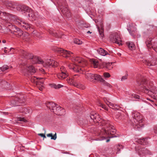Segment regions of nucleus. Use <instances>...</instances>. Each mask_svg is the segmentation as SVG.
Listing matches in <instances>:
<instances>
[{
	"label": "nucleus",
	"mask_w": 157,
	"mask_h": 157,
	"mask_svg": "<svg viewBox=\"0 0 157 157\" xmlns=\"http://www.w3.org/2000/svg\"><path fill=\"white\" fill-rule=\"evenodd\" d=\"M90 118L95 122H98L100 126L101 130L99 133L98 138L97 140H105L106 137L112 138L117 136L114 134L116 132V130L113 125L110 124L109 121L104 119H102L99 115L97 114H91Z\"/></svg>",
	"instance_id": "f03ea898"
},
{
	"label": "nucleus",
	"mask_w": 157,
	"mask_h": 157,
	"mask_svg": "<svg viewBox=\"0 0 157 157\" xmlns=\"http://www.w3.org/2000/svg\"><path fill=\"white\" fill-rule=\"evenodd\" d=\"M57 77L59 79H63L68 76V74L65 68L63 66L60 68V72L57 74Z\"/></svg>",
	"instance_id": "f8f14e48"
},
{
	"label": "nucleus",
	"mask_w": 157,
	"mask_h": 157,
	"mask_svg": "<svg viewBox=\"0 0 157 157\" xmlns=\"http://www.w3.org/2000/svg\"><path fill=\"white\" fill-rule=\"evenodd\" d=\"M147 100H149V101H150L152 104H153L154 101L153 100H151V99H149L148 98H147Z\"/></svg>",
	"instance_id": "de8ad7c7"
},
{
	"label": "nucleus",
	"mask_w": 157,
	"mask_h": 157,
	"mask_svg": "<svg viewBox=\"0 0 157 157\" xmlns=\"http://www.w3.org/2000/svg\"><path fill=\"white\" fill-rule=\"evenodd\" d=\"M9 67H10L7 65H5L3 66L2 67H1L0 69L2 71H4L9 69Z\"/></svg>",
	"instance_id": "f704fd0d"
},
{
	"label": "nucleus",
	"mask_w": 157,
	"mask_h": 157,
	"mask_svg": "<svg viewBox=\"0 0 157 157\" xmlns=\"http://www.w3.org/2000/svg\"><path fill=\"white\" fill-rule=\"evenodd\" d=\"M10 68H11L12 67V66H10Z\"/></svg>",
	"instance_id": "bf43d9fd"
},
{
	"label": "nucleus",
	"mask_w": 157,
	"mask_h": 157,
	"mask_svg": "<svg viewBox=\"0 0 157 157\" xmlns=\"http://www.w3.org/2000/svg\"><path fill=\"white\" fill-rule=\"evenodd\" d=\"M77 77H78V75H75L73 77V78L71 80L72 84L75 86L82 90L85 89V86L82 84L78 83L76 79Z\"/></svg>",
	"instance_id": "2eb2a0df"
},
{
	"label": "nucleus",
	"mask_w": 157,
	"mask_h": 157,
	"mask_svg": "<svg viewBox=\"0 0 157 157\" xmlns=\"http://www.w3.org/2000/svg\"><path fill=\"white\" fill-rule=\"evenodd\" d=\"M117 55L119 56H120L121 55V54L120 53H117Z\"/></svg>",
	"instance_id": "3c124183"
},
{
	"label": "nucleus",
	"mask_w": 157,
	"mask_h": 157,
	"mask_svg": "<svg viewBox=\"0 0 157 157\" xmlns=\"http://www.w3.org/2000/svg\"><path fill=\"white\" fill-rule=\"evenodd\" d=\"M147 103H148L149 105H150V103H148L147 102Z\"/></svg>",
	"instance_id": "4d7b16f0"
},
{
	"label": "nucleus",
	"mask_w": 157,
	"mask_h": 157,
	"mask_svg": "<svg viewBox=\"0 0 157 157\" xmlns=\"http://www.w3.org/2000/svg\"><path fill=\"white\" fill-rule=\"evenodd\" d=\"M4 51H5V52H6V50H5Z\"/></svg>",
	"instance_id": "052dcab7"
},
{
	"label": "nucleus",
	"mask_w": 157,
	"mask_h": 157,
	"mask_svg": "<svg viewBox=\"0 0 157 157\" xmlns=\"http://www.w3.org/2000/svg\"><path fill=\"white\" fill-rule=\"evenodd\" d=\"M25 67L26 68L23 71V72L25 73V74H28V73L30 74L34 73L36 72L35 69L32 65L27 66L24 68Z\"/></svg>",
	"instance_id": "6ab92c4d"
},
{
	"label": "nucleus",
	"mask_w": 157,
	"mask_h": 157,
	"mask_svg": "<svg viewBox=\"0 0 157 157\" xmlns=\"http://www.w3.org/2000/svg\"><path fill=\"white\" fill-rule=\"evenodd\" d=\"M98 27V29L99 31V33L100 34V35L103 38L104 36V34H103V27H102V26L101 25V29H99V27Z\"/></svg>",
	"instance_id": "7c9ffc66"
},
{
	"label": "nucleus",
	"mask_w": 157,
	"mask_h": 157,
	"mask_svg": "<svg viewBox=\"0 0 157 157\" xmlns=\"http://www.w3.org/2000/svg\"><path fill=\"white\" fill-rule=\"evenodd\" d=\"M74 42L75 43L78 45H81L82 44V42L80 40L77 38H75L74 40Z\"/></svg>",
	"instance_id": "473e14b6"
},
{
	"label": "nucleus",
	"mask_w": 157,
	"mask_h": 157,
	"mask_svg": "<svg viewBox=\"0 0 157 157\" xmlns=\"http://www.w3.org/2000/svg\"><path fill=\"white\" fill-rule=\"evenodd\" d=\"M110 38L112 42L117 44L119 46L122 45V41L121 40L120 35L118 33H113L110 36Z\"/></svg>",
	"instance_id": "9d476101"
},
{
	"label": "nucleus",
	"mask_w": 157,
	"mask_h": 157,
	"mask_svg": "<svg viewBox=\"0 0 157 157\" xmlns=\"http://www.w3.org/2000/svg\"><path fill=\"white\" fill-rule=\"evenodd\" d=\"M98 53L100 55L105 56L107 55H109L108 52L105 50L101 48H98L97 50Z\"/></svg>",
	"instance_id": "b1692460"
},
{
	"label": "nucleus",
	"mask_w": 157,
	"mask_h": 157,
	"mask_svg": "<svg viewBox=\"0 0 157 157\" xmlns=\"http://www.w3.org/2000/svg\"><path fill=\"white\" fill-rule=\"evenodd\" d=\"M55 36H58V35H57V34H55Z\"/></svg>",
	"instance_id": "5fc2aeb1"
},
{
	"label": "nucleus",
	"mask_w": 157,
	"mask_h": 157,
	"mask_svg": "<svg viewBox=\"0 0 157 157\" xmlns=\"http://www.w3.org/2000/svg\"><path fill=\"white\" fill-rule=\"evenodd\" d=\"M126 44L130 49L132 50L134 49L135 45L133 42L128 41L127 42Z\"/></svg>",
	"instance_id": "cd10ccee"
},
{
	"label": "nucleus",
	"mask_w": 157,
	"mask_h": 157,
	"mask_svg": "<svg viewBox=\"0 0 157 157\" xmlns=\"http://www.w3.org/2000/svg\"><path fill=\"white\" fill-rule=\"evenodd\" d=\"M109 140H106V142H109Z\"/></svg>",
	"instance_id": "864d4df0"
},
{
	"label": "nucleus",
	"mask_w": 157,
	"mask_h": 157,
	"mask_svg": "<svg viewBox=\"0 0 157 157\" xmlns=\"http://www.w3.org/2000/svg\"><path fill=\"white\" fill-rule=\"evenodd\" d=\"M112 63H103V66L104 68L108 70H111L113 68Z\"/></svg>",
	"instance_id": "bb28decb"
},
{
	"label": "nucleus",
	"mask_w": 157,
	"mask_h": 157,
	"mask_svg": "<svg viewBox=\"0 0 157 157\" xmlns=\"http://www.w3.org/2000/svg\"><path fill=\"white\" fill-rule=\"evenodd\" d=\"M15 19L14 21H12L15 22L16 24L20 25L22 28L27 30H30L31 29H33L30 24L26 23L22 19H16L15 17Z\"/></svg>",
	"instance_id": "1a4fd4ad"
},
{
	"label": "nucleus",
	"mask_w": 157,
	"mask_h": 157,
	"mask_svg": "<svg viewBox=\"0 0 157 157\" xmlns=\"http://www.w3.org/2000/svg\"><path fill=\"white\" fill-rule=\"evenodd\" d=\"M50 86L52 87L53 88L55 89H59L63 86V85L59 84L57 85L55 84H52L50 85Z\"/></svg>",
	"instance_id": "c85d7f7f"
},
{
	"label": "nucleus",
	"mask_w": 157,
	"mask_h": 157,
	"mask_svg": "<svg viewBox=\"0 0 157 157\" xmlns=\"http://www.w3.org/2000/svg\"><path fill=\"white\" fill-rule=\"evenodd\" d=\"M138 142L140 144L144 145H147L148 144V139L147 138L141 139Z\"/></svg>",
	"instance_id": "a878e982"
},
{
	"label": "nucleus",
	"mask_w": 157,
	"mask_h": 157,
	"mask_svg": "<svg viewBox=\"0 0 157 157\" xmlns=\"http://www.w3.org/2000/svg\"><path fill=\"white\" fill-rule=\"evenodd\" d=\"M138 84L140 86V88L144 92L148 94L150 96H152V94H156L157 93V90L156 87L153 86L152 82L147 81L145 79H143L141 84H140L138 81H137Z\"/></svg>",
	"instance_id": "7ed1b4c3"
},
{
	"label": "nucleus",
	"mask_w": 157,
	"mask_h": 157,
	"mask_svg": "<svg viewBox=\"0 0 157 157\" xmlns=\"http://www.w3.org/2000/svg\"><path fill=\"white\" fill-rule=\"evenodd\" d=\"M17 120L18 121H23L24 122H26L27 121L24 118H19Z\"/></svg>",
	"instance_id": "79ce46f5"
},
{
	"label": "nucleus",
	"mask_w": 157,
	"mask_h": 157,
	"mask_svg": "<svg viewBox=\"0 0 157 157\" xmlns=\"http://www.w3.org/2000/svg\"><path fill=\"white\" fill-rule=\"evenodd\" d=\"M98 105L101 107L103 109H105V110L108 111V107L107 106H106L105 105H103L100 102H99L98 104Z\"/></svg>",
	"instance_id": "2f4dec72"
},
{
	"label": "nucleus",
	"mask_w": 157,
	"mask_h": 157,
	"mask_svg": "<svg viewBox=\"0 0 157 157\" xmlns=\"http://www.w3.org/2000/svg\"><path fill=\"white\" fill-rule=\"evenodd\" d=\"M1 42V40H0V43Z\"/></svg>",
	"instance_id": "680f3d73"
},
{
	"label": "nucleus",
	"mask_w": 157,
	"mask_h": 157,
	"mask_svg": "<svg viewBox=\"0 0 157 157\" xmlns=\"http://www.w3.org/2000/svg\"><path fill=\"white\" fill-rule=\"evenodd\" d=\"M13 21L10 22V24H8L6 26L8 27L9 29H11L13 30V31L16 33V35H18V36H21L23 34V32L19 28L15 25H12Z\"/></svg>",
	"instance_id": "4468645a"
},
{
	"label": "nucleus",
	"mask_w": 157,
	"mask_h": 157,
	"mask_svg": "<svg viewBox=\"0 0 157 157\" xmlns=\"http://www.w3.org/2000/svg\"><path fill=\"white\" fill-rule=\"evenodd\" d=\"M31 81L32 82H33L36 84L37 85L40 83L41 84L44 83V81L42 78H38L35 77H32L31 78Z\"/></svg>",
	"instance_id": "5701e85b"
},
{
	"label": "nucleus",
	"mask_w": 157,
	"mask_h": 157,
	"mask_svg": "<svg viewBox=\"0 0 157 157\" xmlns=\"http://www.w3.org/2000/svg\"><path fill=\"white\" fill-rule=\"evenodd\" d=\"M143 63L148 66L155 65L157 64V60L156 58H152L148 61L146 60H143Z\"/></svg>",
	"instance_id": "aec40b11"
},
{
	"label": "nucleus",
	"mask_w": 157,
	"mask_h": 157,
	"mask_svg": "<svg viewBox=\"0 0 157 157\" xmlns=\"http://www.w3.org/2000/svg\"><path fill=\"white\" fill-rule=\"evenodd\" d=\"M13 49V48H11L10 49V51H11Z\"/></svg>",
	"instance_id": "6e6d98bb"
},
{
	"label": "nucleus",
	"mask_w": 157,
	"mask_h": 157,
	"mask_svg": "<svg viewBox=\"0 0 157 157\" xmlns=\"http://www.w3.org/2000/svg\"><path fill=\"white\" fill-rule=\"evenodd\" d=\"M43 84H41L40 83V84L37 85H40V86L38 87L39 90L42 91L43 90L44 88V86L42 85H43Z\"/></svg>",
	"instance_id": "58836bf2"
},
{
	"label": "nucleus",
	"mask_w": 157,
	"mask_h": 157,
	"mask_svg": "<svg viewBox=\"0 0 157 157\" xmlns=\"http://www.w3.org/2000/svg\"><path fill=\"white\" fill-rule=\"evenodd\" d=\"M132 118L131 121L135 128L139 130L140 128L143 127L144 125L143 121L138 113L135 112H132Z\"/></svg>",
	"instance_id": "20e7f679"
},
{
	"label": "nucleus",
	"mask_w": 157,
	"mask_h": 157,
	"mask_svg": "<svg viewBox=\"0 0 157 157\" xmlns=\"http://www.w3.org/2000/svg\"><path fill=\"white\" fill-rule=\"evenodd\" d=\"M121 113H116V118L120 120L121 119L122 117L121 116Z\"/></svg>",
	"instance_id": "4c0bfd02"
},
{
	"label": "nucleus",
	"mask_w": 157,
	"mask_h": 157,
	"mask_svg": "<svg viewBox=\"0 0 157 157\" xmlns=\"http://www.w3.org/2000/svg\"><path fill=\"white\" fill-rule=\"evenodd\" d=\"M6 6L8 9L10 10H13L14 9H16L17 10L21 12V10H18L19 9L18 7L20 6L22 7L24 5H18L14 2H9L7 3Z\"/></svg>",
	"instance_id": "dca6fc26"
},
{
	"label": "nucleus",
	"mask_w": 157,
	"mask_h": 157,
	"mask_svg": "<svg viewBox=\"0 0 157 157\" xmlns=\"http://www.w3.org/2000/svg\"><path fill=\"white\" fill-rule=\"evenodd\" d=\"M109 96H110V95H108L107 97H105L103 98V100L104 102L110 108L114 109H119L121 108V107L119 105L112 103L109 101H110V98Z\"/></svg>",
	"instance_id": "9b49d317"
},
{
	"label": "nucleus",
	"mask_w": 157,
	"mask_h": 157,
	"mask_svg": "<svg viewBox=\"0 0 157 157\" xmlns=\"http://www.w3.org/2000/svg\"><path fill=\"white\" fill-rule=\"evenodd\" d=\"M103 75L105 78H109L110 76V74L108 72L104 73Z\"/></svg>",
	"instance_id": "a19ab883"
},
{
	"label": "nucleus",
	"mask_w": 157,
	"mask_h": 157,
	"mask_svg": "<svg viewBox=\"0 0 157 157\" xmlns=\"http://www.w3.org/2000/svg\"><path fill=\"white\" fill-rule=\"evenodd\" d=\"M130 35L133 36H134L136 32V29H135V30H132V29H128Z\"/></svg>",
	"instance_id": "c9c22d12"
},
{
	"label": "nucleus",
	"mask_w": 157,
	"mask_h": 157,
	"mask_svg": "<svg viewBox=\"0 0 157 157\" xmlns=\"http://www.w3.org/2000/svg\"><path fill=\"white\" fill-rule=\"evenodd\" d=\"M123 148V146L121 145H118V147H117V149L119 150H120V148Z\"/></svg>",
	"instance_id": "a18cd8bd"
},
{
	"label": "nucleus",
	"mask_w": 157,
	"mask_h": 157,
	"mask_svg": "<svg viewBox=\"0 0 157 157\" xmlns=\"http://www.w3.org/2000/svg\"><path fill=\"white\" fill-rule=\"evenodd\" d=\"M87 33H91V32H90V31H88L87 32Z\"/></svg>",
	"instance_id": "603ef678"
},
{
	"label": "nucleus",
	"mask_w": 157,
	"mask_h": 157,
	"mask_svg": "<svg viewBox=\"0 0 157 157\" xmlns=\"http://www.w3.org/2000/svg\"><path fill=\"white\" fill-rule=\"evenodd\" d=\"M131 96L132 98H133L136 99H140V96L137 94H132Z\"/></svg>",
	"instance_id": "e433bc0d"
},
{
	"label": "nucleus",
	"mask_w": 157,
	"mask_h": 157,
	"mask_svg": "<svg viewBox=\"0 0 157 157\" xmlns=\"http://www.w3.org/2000/svg\"><path fill=\"white\" fill-rule=\"evenodd\" d=\"M25 101V100L23 98L21 97L20 98H15V99L11 101V103H12L13 106H18L20 105L19 104L22 103L24 102Z\"/></svg>",
	"instance_id": "a211bd4d"
},
{
	"label": "nucleus",
	"mask_w": 157,
	"mask_h": 157,
	"mask_svg": "<svg viewBox=\"0 0 157 157\" xmlns=\"http://www.w3.org/2000/svg\"><path fill=\"white\" fill-rule=\"evenodd\" d=\"M60 8L64 16H65L68 18L71 17V14L67 7L65 8L64 7L61 6L60 7Z\"/></svg>",
	"instance_id": "412c9836"
},
{
	"label": "nucleus",
	"mask_w": 157,
	"mask_h": 157,
	"mask_svg": "<svg viewBox=\"0 0 157 157\" xmlns=\"http://www.w3.org/2000/svg\"><path fill=\"white\" fill-rule=\"evenodd\" d=\"M92 63L94 68H96L98 67L99 63L97 60H93Z\"/></svg>",
	"instance_id": "72a5a7b5"
},
{
	"label": "nucleus",
	"mask_w": 157,
	"mask_h": 157,
	"mask_svg": "<svg viewBox=\"0 0 157 157\" xmlns=\"http://www.w3.org/2000/svg\"><path fill=\"white\" fill-rule=\"evenodd\" d=\"M38 135H39V136H40L41 137H43L44 138H46V136L44 134H42V133H39V134H38Z\"/></svg>",
	"instance_id": "c03bdc74"
},
{
	"label": "nucleus",
	"mask_w": 157,
	"mask_h": 157,
	"mask_svg": "<svg viewBox=\"0 0 157 157\" xmlns=\"http://www.w3.org/2000/svg\"><path fill=\"white\" fill-rule=\"evenodd\" d=\"M138 153L139 155L141 156H143L147 154L150 155V152L149 151L145 148H142L139 149Z\"/></svg>",
	"instance_id": "4be33fe9"
},
{
	"label": "nucleus",
	"mask_w": 157,
	"mask_h": 157,
	"mask_svg": "<svg viewBox=\"0 0 157 157\" xmlns=\"http://www.w3.org/2000/svg\"><path fill=\"white\" fill-rule=\"evenodd\" d=\"M146 43L148 47H152L155 50L156 48H157V42H153V40L151 38H149L146 41Z\"/></svg>",
	"instance_id": "f3484780"
},
{
	"label": "nucleus",
	"mask_w": 157,
	"mask_h": 157,
	"mask_svg": "<svg viewBox=\"0 0 157 157\" xmlns=\"http://www.w3.org/2000/svg\"><path fill=\"white\" fill-rule=\"evenodd\" d=\"M2 83H3L4 84H6L7 85V84H8V83L6 81H3L2 82Z\"/></svg>",
	"instance_id": "09e8293b"
},
{
	"label": "nucleus",
	"mask_w": 157,
	"mask_h": 157,
	"mask_svg": "<svg viewBox=\"0 0 157 157\" xmlns=\"http://www.w3.org/2000/svg\"><path fill=\"white\" fill-rule=\"evenodd\" d=\"M2 42L3 43H6V40H3L2 41Z\"/></svg>",
	"instance_id": "8fccbe9b"
},
{
	"label": "nucleus",
	"mask_w": 157,
	"mask_h": 157,
	"mask_svg": "<svg viewBox=\"0 0 157 157\" xmlns=\"http://www.w3.org/2000/svg\"><path fill=\"white\" fill-rule=\"evenodd\" d=\"M47 107L51 111L61 116L64 114L65 110L58 105L52 102H49L46 104Z\"/></svg>",
	"instance_id": "39448f33"
},
{
	"label": "nucleus",
	"mask_w": 157,
	"mask_h": 157,
	"mask_svg": "<svg viewBox=\"0 0 157 157\" xmlns=\"http://www.w3.org/2000/svg\"><path fill=\"white\" fill-rule=\"evenodd\" d=\"M20 112L25 114H30L32 112V110L29 108H25L22 107Z\"/></svg>",
	"instance_id": "393cba45"
},
{
	"label": "nucleus",
	"mask_w": 157,
	"mask_h": 157,
	"mask_svg": "<svg viewBox=\"0 0 157 157\" xmlns=\"http://www.w3.org/2000/svg\"><path fill=\"white\" fill-rule=\"evenodd\" d=\"M23 54L25 58L32 59L33 63H38L39 64L42 62V60L40 58L36 56H34L32 54L26 52H24Z\"/></svg>",
	"instance_id": "6e6552de"
},
{
	"label": "nucleus",
	"mask_w": 157,
	"mask_h": 157,
	"mask_svg": "<svg viewBox=\"0 0 157 157\" xmlns=\"http://www.w3.org/2000/svg\"><path fill=\"white\" fill-rule=\"evenodd\" d=\"M128 76V74L126 73L125 75L124 76H123L121 78V81H124V80L126 79L127 78Z\"/></svg>",
	"instance_id": "ea45409f"
},
{
	"label": "nucleus",
	"mask_w": 157,
	"mask_h": 157,
	"mask_svg": "<svg viewBox=\"0 0 157 157\" xmlns=\"http://www.w3.org/2000/svg\"><path fill=\"white\" fill-rule=\"evenodd\" d=\"M55 50L58 52L61 56L66 58H69V59H71L73 62H74V65L73 64L68 65V66L70 69H72L74 71L76 72L82 73L83 74H85V78L91 82H95L96 80L99 81L101 82H103L104 81L100 75L85 72L83 71L82 68L79 69L77 66V64H78V65L82 67H84L86 64V62L83 59L80 57L74 56V55L73 53L64 50L61 48L56 47Z\"/></svg>",
	"instance_id": "f257e3e1"
},
{
	"label": "nucleus",
	"mask_w": 157,
	"mask_h": 157,
	"mask_svg": "<svg viewBox=\"0 0 157 157\" xmlns=\"http://www.w3.org/2000/svg\"><path fill=\"white\" fill-rule=\"evenodd\" d=\"M154 132L157 135V126L154 127Z\"/></svg>",
	"instance_id": "37998d69"
},
{
	"label": "nucleus",
	"mask_w": 157,
	"mask_h": 157,
	"mask_svg": "<svg viewBox=\"0 0 157 157\" xmlns=\"http://www.w3.org/2000/svg\"><path fill=\"white\" fill-rule=\"evenodd\" d=\"M1 26L0 25V29H1Z\"/></svg>",
	"instance_id": "13d9d810"
},
{
	"label": "nucleus",
	"mask_w": 157,
	"mask_h": 157,
	"mask_svg": "<svg viewBox=\"0 0 157 157\" xmlns=\"http://www.w3.org/2000/svg\"><path fill=\"white\" fill-rule=\"evenodd\" d=\"M47 136L48 137H51V139H52L54 140H56L57 138L56 134V133L53 136L52 134V133H50L49 134H48L47 135Z\"/></svg>",
	"instance_id": "c756f323"
},
{
	"label": "nucleus",
	"mask_w": 157,
	"mask_h": 157,
	"mask_svg": "<svg viewBox=\"0 0 157 157\" xmlns=\"http://www.w3.org/2000/svg\"><path fill=\"white\" fill-rule=\"evenodd\" d=\"M0 18L2 20V22L6 25V26L8 24H10V22L14 21L15 19L14 16L0 11Z\"/></svg>",
	"instance_id": "0eeeda50"
},
{
	"label": "nucleus",
	"mask_w": 157,
	"mask_h": 157,
	"mask_svg": "<svg viewBox=\"0 0 157 157\" xmlns=\"http://www.w3.org/2000/svg\"><path fill=\"white\" fill-rule=\"evenodd\" d=\"M42 64L44 67H47L49 66L55 67L57 66V63L55 60L52 59H48L45 62L42 60Z\"/></svg>",
	"instance_id": "ddd939ff"
},
{
	"label": "nucleus",
	"mask_w": 157,
	"mask_h": 157,
	"mask_svg": "<svg viewBox=\"0 0 157 157\" xmlns=\"http://www.w3.org/2000/svg\"><path fill=\"white\" fill-rule=\"evenodd\" d=\"M18 10H21V12L23 13H28V15L29 18V19L30 20H35L39 17L37 12H34L31 9L27 6L24 5L22 7L20 6L18 7Z\"/></svg>",
	"instance_id": "423d86ee"
},
{
	"label": "nucleus",
	"mask_w": 157,
	"mask_h": 157,
	"mask_svg": "<svg viewBox=\"0 0 157 157\" xmlns=\"http://www.w3.org/2000/svg\"><path fill=\"white\" fill-rule=\"evenodd\" d=\"M104 82L105 84V85H106V86H107L108 87H110L111 86V85L109 83H108L107 82L106 83L105 82V81H104Z\"/></svg>",
	"instance_id": "49530a36"
}]
</instances>
